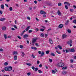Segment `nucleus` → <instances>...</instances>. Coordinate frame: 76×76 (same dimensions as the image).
I'll list each match as a JSON object with an SVG mask.
<instances>
[{
  "instance_id": "nucleus-1",
  "label": "nucleus",
  "mask_w": 76,
  "mask_h": 76,
  "mask_svg": "<svg viewBox=\"0 0 76 76\" xmlns=\"http://www.w3.org/2000/svg\"><path fill=\"white\" fill-rule=\"evenodd\" d=\"M4 70L5 71H10L12 70V67L10 66L8 67H5Z\"/></svg>"
},
{
  "instance_id": "nucleus-2",
  "label": "nucleus",
  "mask_w": 76,
  "mask_h": 76,
  "mask_svg": "<svg viewBox=\"0 0 76 76\" xmlns=\"http://www.w3.org/2000/svg\"><path fill=\"white\" fill-rule=\"evenodd\" d=\"M57 66L58 67H63L64 66V64L63 63H59L57 64Z\"/></svg>"
},
{
  "instance_id": "nucleus-3",
  "label": "nucleus",
  "mask_w": 76,
  "mask_h": 76,
  "mask_svg": "<svg viewBox=\"0 0 76 76\" xmlns=\"http://www.w3.org/2000/svg\"><path fill=\"white\" fill-rule=\"evenodd\" d=\"M36 41H37V39H33L32 41V43L33 44L32 45H34V44H34V43H35L36 42Z\"/></svg>"
},
{
  "instance_id": "nucleus-4",
  "label": "nucleus",
  "mask_w": 76,
  "mask_h": 76,
  "mask_svg": "<svg viewBox=\"0 0 76 76\" xmlns=\"http://www.w3.org/2000/svg\"><path fill=\"white\" fill-rule=\"evenodd\" d=\"M67 37V35L65 34H63L62 35V39H64V38H66Z\"/></svg>"
},
{
  "instance_id": "nucleus-5",
  "label": "nucleus",
  "mask_w": 76,
  "mask_h": 76,
  "mask_svg": "<svg viewBox=\"0 0 76 76\" xmlns=\"http://www.w3.org/2000/svg\"><path fill=\"white\" fill-rule=\"evenodd\" d=\"M68 44H72V40H71L68 41L67 42Z\"/></svg>"
},
{
  "instance_id": "nucleus-6",
  "label": "nucleus",
  "mask_w": 76,
  "mask_h": 76,
  "mask_svg": "<svg viewBox=\"0 0 76 76\" xmlns=\"http://www.w3.org/2000/svg\"><path fill=\"white\" fill-rule=\"evenodd\" d=\"M49 41L50 44H53V40L51 39H49Z\"/></svg>"
},
{
  "instance_id": "nucleus-7",
  "label": "nucleus",
  "mask_w": 76,
  "mask_h": 76,
  "mask_svg": "<svg viewBox=\"0 0 76 76\" xmlns=\"http://www.w3.org/2000/svg\"><path fill=\"white\" fill-rule=\"evenodd\" d=\"M69 51H70V52H75V50L74 48L69 49Z\"/></svg>"
},
{
  "instance_id": "nucleus-8",
  "label": "nucleus",
  "mask_w": 76,
  "mask_h": 76,
  "mask_svg": "<svg viewBox=\"0 0 76 76\" xmlns=\"http://www.w3.org/2000/svg\"><path fill=\"white\" fill-rule=\"evenodd\" d=\"M40 13H41V14H47V13L45 12H44V11H41L40 12Z\"/></svg>"
},
{
  "instance_id": "nucleus-9",
  "label": "nucleus",
  "mask_w": 76,
  "mask_h": 76,
  "mask_svg": "<svg viewBox=\"0 0 76 76\" xmlns=\"http://www.w3.org/2000/svg\"><path fill=\"white\" fill-rule=\"evenodd\" d=\"M69 51H70V49L67 48L65 49V51L66 53H69Z\"/></svg>"
},
{
  "instance_id": "nucleus-10",
  "label": "nucleus",
  "mask_w": 76,
  "mask_h": 76,
  "mask_svg": "<svg viewBox=\"0 0 76 76\" xmlns=\"http://www.w3.org/2000/svg\"><path fill=\"white\" fill-rule=\"evenodd\" d=\"M58 27H59V28L61 29V28H63V24H60L58 26Z\"/></svg>"
},
{
  "instance_id": "nucleus-11",
  "label": "nucleus",
  "mask_w": 76,
  "mask_h": 76,
  "mask_svg": "<svg viewBox=\"0 0 76 76\" xmlns=\"http://www.w3.org/2000/svg\"><path fill=\"white\" fill-rule=\"evenodd\" d=\"M13 55L16 56L18 54V52L16 51H14L13 52Z\"/></svg>"
},
{
  "instance_id": "nucleus-12",
  "label": "nucleus",
  "mask_w": 76,
  "mask_h": 76,
  "mask_svg": "<svg viewBox=\"0 0 76 76\" xmlns=\"http://www.w3.org/2000/svg\"><path fill=\"white\" fill-rule=\"evenodd\" d=\"M29 37L28 35L25 34L23 35V38H27V37Z\"/></svg>"
},
{
  "instance_id": "nucleus-13",
  "label": "nucleus",
  "mask_w": 76,
  "mask_h": 76,
  "mask_svg": "<svg viewBox=\"0 0 76 76\" xmlns=\"http://www.w3.org/2000/svg\"><path fill=\"white\" fill-rule=\"evenodd\" d=\"M57 47L58 48H59L60 50H62V49H63V48L61 47V46L60 45H58Z\"/></svg>"
},
{
  "instance_id": "nucleus-14",
  "label": "nucleus",
  "mask_w": 76,
  "mask_h": 76,
  "mask_svg": "<svg viewBox=\"0 0 76 76\" xmlns=\"http://www.w3.org/2000/svg\"><path fill=\"white\" fill-rule=\"evenodd\" d=\"M58 14L59 16H60L61 15V12H60V10H58Z\"/></svg>"
},
{
  "instance_id": "nucleus-15",
  "label": "nucleus",
  "mask_w": 76,
  "mask_h": 76,
  "mask_svg": "<svg viewBox=\"0 0 76 76\" xmlns=\"http://www.w3.org/2000/svg\"><path fill=\"white\" fill-rule=\"evenodd\" d=\"M31 49H34V50H37V48H36L35 47H31Z\"/></svg>"
},
{
  "instance_id": "nucleus-16",
  "label": "nucleus",
  "mask_w": 76,
  "mask_h": 76,
  "mask_svg": "<svg viewBox=\"0 0 76 76\" xmlns=\"http://www.w3.org/2000/svg\"><path fill=\"white\" fill-rule=\"evenodd\" d=\"M1 7L2 9H4V5L1 4Z\"/></svg>"
},
{
  "instance_id": "nucleus-17",
  "label": "nucleus",
  "mask_w": 76,
  "mask_h": 76,
  "mask_svg": "<svg viewBox=\"0 0 76 76\" xmlns=\"http://www.w3.org/2000/svg\"><path fill=\"white\" fill-rule=\"evenodd\" d=\"M40 36L42 38H44V34L43 33H41Z\"/></svg>"
},
{
  "instance_id": "nucleus-18",
  "label": "nucleus",
  "mask_w": 76,
  "mask_h": 76,
  "mask_svg": "<svg viewBox=\"0 0 76 76\" xmlns=\"http://www.w3.org/2000/svg\"><path fill=\"white\" fill-rule=\"evenodd\" d=\"M31 27L30 26H28L27 27V28L26 29V31H28V29H29V28H30Z\"/></svg>"
},
{
  "instance_id": "nucleus-19",
  "label": "nucleus",
  "mask_w": 76,
  "mask_h": 76,
  "mask_svg": "<svg viewBox=\"0 0 76 76\" xmlns=\"http://www.w3.org/2000/svg\"><path fill=\"white\" fill-rule=\"evenodd\" d=\"M17 58H18L17 56H15L14 57V60H17Z\"/></svg>"
},
{
  "instance_id": "nucleus-20",
  "label": "nucleus",
  "mask_w": 76,
  "mask_h": 76,
  "mask_svg": "<svg viewBox=\"0 0 76 76\" xmlns=\"http://www.w3.org/2000/svg\"><path fill=\"white\" fill-rule=\"evenodd\" d=\"M5 20V18H1L0 19V21H3V20Z\"/></svg>"
},
{
  "instance_id": "nucleus-21",
  "label": "nucleus",
  "mask_w": 76,
  "mask_h": 76,
  "mask_svg": "<svg viewBox=\"0 0 76 76\" xmlns=\"http://www.w3.org/2000/svg\"><path fill=\"white\" fill-rule=\"evenodd\" d=\"M69 22V20H68L67 21H66V22L65 25H68Z\"/></svg>"
},
{
  "instance_id": "nucleus-22",
  "label": "nucleus",
  "mask_w": 76,
  "mask_h": 76,
  "mask_svg": "<svg viewBox=\"0 0 76 76\" xmlns=\"http://www.w3.org/2000/svg\"><path fill=\"white\" fill-rule=\"evenodd\" d=\"M67 32L68 33L70 34L71 33V30H70L69 29H68L67 30Z\"/></svg>"
},
{
  "instance_id": "nucleus-23",
  "label": "nucleus",
  "mask_w": 76,
  "mask_h": 76,
  "mask_svg": "<svg viewBox=\"0 0 76 76\" xmlns=\"http://www.w3.org/2000/svg\"><path fill=\"white\" fill-rule=\"evenodd\" d=\"M6 28L5 26L3 27H2V30H3V31H5Z\"/></svg>"
},
{
  "instance_id": "nucleus-24",
  "label": "nucleus",
  "mask_w": 76,
  "mask_h": 76,
  "mask_svg": "<svg viewBox=\"0 0 76 76\" xmlns=\"http://www.w3.org/2000/svg\"><path fill=\"white\" fill-rule=\"evenodd\" d=\"M41 56H44V52L43 51L42 52V53H41Z\"/></svg>"
},
{
  "instance_id": "nucleus-25",
  "label": "nucleus",
  "mask_w": 76,
  "mask_h": 76,
  "mask_svg": "<svg viewBox=\"0 0 76 76\" xmlns=\"http://www.w3.org/2000/svg\"><path fill=\"white\" fill-rule=\"evenodd\" d=\"M58 6H61V3H59L58 4Z\"/></svg>"
},
{
  "instance_id": "nucleus-26",
  "label": "nucleus",
  "mask_w": 76,
  "mask_h": 76,
  "mask_svg": "<svg viewBox=\"0 0 76 76\" xmlns=\"http://www.w3.org/2000/svg\"><path fill=\"white\" fill-rule=\"evenodd\" d=\"M46 53L47 54H49L50 53V50H48L46 51Z\"/></svg>"
},
{
  "instance_id": "nucleus-27",
  "label": "nucleus",
  "mask_w": 76,
  "mask_h": 76,
  "mask_svg": "<svg viewBox=\"0 0 76 76\" xmlns=\"http://www.w3.org/2000/svg\"><path fill=\"white\" fill-rule=\"evenodd\" d=\"M67 69V66H65V67H63L62 68V69H63V70H65V69Z\"/></svg>"
},
{
  "instance_id": "nucleus-28",
  "label": "nucleus",
  "mask_w": 76,
  "mask_h": 76,
  "mask_svg": "<svg viewBox=\"0 0 76 76\" xmlns=\"http://www.w3.org/2000/svg\"><path fill=\"white\" fill-rule=\"evenodd\" d=\"M34 69V71H35V72H37V70H38V68L37 67H36Z\"/></svg>"
},
{
  "instance_id": "nucleus-29",
  "label": "nucleus",
  "mask_w": 76,
  "mask_h": 76,
  "mask_svg": "<svg viewBox=\"0 0 76 76\" xmlns=\"http://www.w3.org/2000/svg\"><path fill=\"white\" fill-rule=\"evenodd\" d=\"M4 38H5V39H7V35H6L5 34H4Z\"/></svg>"
},
{
  "instance_id": "nucleus-30",
  "label": "nucleus",
  "mask_w": 76,
  "mask_h": 76,
  "mask_svg": "<svg viewBox=\"0 0 76 76\" xmlns=\"http://www.w3.org/2000/svg\"><path fill=\"white\" fill-rule=\"evenodd\" d=\"M4 65H5V66H7V65H8V63H7V62H5L4 63Z\"/></svg>"
},
{
  "instance_id": "nucleus-31",
  "label": "nucleus",
  "mask_w": 76,
  "mask_h": 76,
  "mask_svg": "<svg viewBox=\"0 0 76 76\" xmlns=\"http://www.w3.org/2000/svg\"><path fill=\"white\" fill-rule=\"evenodd\" d=\"M20 48H23V46L22 45H20Z\"/></svg>"
},
{
  "instance_id": "nucleus-32",
  "label": "nucleus",
  "mask_w": 76,
  "mask_h": 76,
  "mask_svg": "<svg viewBox=\"0 0 76 76\" xmlns=\"http://www.w3.org/2000/svg\"><path fill=\"white\" fill-rule=\"evenodd\" d=\"M51 55L52 56H55V54L53 53H51Z\"/></svg>"
},
{
  "instance_id": "nucleus-33",
  "label": "nucleus",
  "mask_w": 76,
  "mask_h": 76,
  "mask_svg": "<svg viewBox=\"0 0 76 76\" xmlns=\"http://www.w3.org/2000/svg\"><path fill=\"white\" fill-rule=\"evenodd\" d=\"M26 64H27V65H28V66H31L32 65L29 63H26Z\"/></svg>"
},
{
  "instance_id": "nucleus-34",
  "label": "nucleus",
  "mask_w": 76,
  "mask_h": 76,
  "mask_svg": "<svg viewBox=\"0 0 76 76\" xmlns=\"http://www.w3.org/2000/svg\"><path fill=\"white\" fill-rule=\"evenodd\" d=\"M52 72L53 73H54V74L56 73V71H55L54 70L52 71Z\"/></svg>"
},
{
  "instance_id": "nucleus-35",
  "label": "nucleus",
  "mask_w": 76,
  "mask_h": 76,
  "mask_svg": "<svg viewBox=\"0 0 76 76\" xmlns=\"http://www.w3.org/2000/svg\"><path fill=\"white\" fill-rule=\"evenodd\" d=\"M40 31H42V32H44V29L41 28L40 29Z\"/></svg>"
},
{
  "instance_id": "nucleus-36",
  "label": "nucleus",
  "mask_w": 76,
  "mask_h": 76,
  "mask_svg": "<svg viewBox=\"0 0 76 76\" xmlns=\"http://www.w3.org/2000/svg\"><path fill=\"white\" fill-rule=\"evenodd\" d=\"M73 23H75V24H76V20H74L73 21Z\"/></svg>"
},
{
  "instance_id": "nucleus-37",
  "label": "nucleus",
  "mask_w": 76,
  "mask_h": 76,
  "mask_svg": "<svg viewBox=\"0 0 76 76\" xmlns=\"http://www.w3.org/2000/svg\"><path fill=\"white\" fill-rule=\"evenodd\" d=\"M22 57H23V56H25V53H24V52H22Z\"/></svg>"
},
{
  "instance_id": "nucleus-38",
  "label": "nucleus",
  "mask_w": 76,
  "mask_h": 76,
  "mask_svg": "<svg viewBox=\"0 0 76 76\" xmlns=\"http://www.w3.org/2000/svg\"><path fill=\"white\" fill-rule=\"evenodd\" d=\"M63 73L64 75H65V74H66V73H67V72L66 71H64L63 72Z\"/></svg>"
},
{
  "instance_id": "nucleus-39",
  "label": "nucleus",
  "mask_w": 76,
  "mask_h": 76,
  "mask_svg": "<svg viewBox=\"0 0 76 76\" xmlns=\"http://www.w3.org/2000/svg\"><path fill=\"white\" fill-rule=\"evenodd\" d=\"M56 51L57 53L58 54H61L60 52H58V50H56Z\"/></svg>"
},
{
  "instance_id": "nucleus-40",
  "label": "nucleus",
  "mask_w": 76,
  "mask_h": 76,
  "mask_svg": "<svg viewBox=\"0 0 76 76\" xmlns=\"http://www.w3.org/2000/svg\"><path fill=\"white\" fill-rule=\"evenodd\" d=\"M38 72L39 73H42V71L41 70H38Z\"/></svg>"
},
{
  "instance_id": "nucleus-41",
  "label": "nucleus",
  "mask_w": 76,
  "mask_h": 76,
  "mask_svg": "<svg viewBox=\"0 0 76 76\" xmlns=\"http://www.w3.org/2000/svg\"><path fill=\"white\" fill-rule=\"evenodd\" d=\"M65 9H66V10L68 9V7H67V5H65Z\"/></svg>"
},
{
  "instance_id": "nucleus-42",
  "label": "nucleus",
  "mask_w": 76,
  "mask_h": 76,
  "mask_svg": "<svg viewBox=\"0 0 76 76\" xmlns=\"http://www.w3.org/2000/svg\"><path fill=\"white\" fill-rule=\"evenodd\" d=\"M10 11H12V10H13V8H12V7H10Z\"/></svg>"
},
{
  "instance_id": "nucleus-43",
  "label": "nucleus",
  "mask_w": 76,
  "mask_h": 76,
  "mask_svg": "<svg viewBox=\"0 0 76 76\" xmlns=\"http://www.w3.org/2000/svg\"><path fill=\"white\" fill-rule=\"evenodd\" d=\"M32 32V30H30L28 31L29 33H31Z\"/></svg>"
},
{
  "instance_id": "nucleus-44",
  "label": "nucleus",
  "mask_w": 76,
  "mask_h": 76,
  "mask_svg": "<svg viewBox=\"0 0 76 76\" xmlns=\"http://www.w3.org/2000/svg\"><path fill=\"white\" fill-rule=\"evenodd\" d=\"M31 57H32L33 58H35V56H34V54H32V56H31Z\"/></svg>"
},
{
  "instance_id": "nucleus-45",
  "label": "nucleus",
  "mask_w": 76,
  "mask_h": 76,
  "mask_svg": "<svg viewBox=\"0 0 76 76\" xmlns=\"http://www.w3.org/2000/svg\"><path fill=\"white\" fill-rule=\"evenodd\" d=\"M31 72H29L27 73V75L28 76H30V75H31Z\"/></svg>"
},
{
  "instance_id": "nucleus-46",
  "label": "nucleus",
  "mask_w": 76,
  "mask_h": 76,
  "mask_svg": "<svg viewBox=\"0 0 76 76\" xmlns=\"http://www.w3.org/2000/svg\"><path fill=\"white\" fill-rule=\"evenodd\" d=\"M68 2H65L64 3V4H67V3H68Z\"/></svg>"
},
{
  "instance_id": "nucleus-47",
  "label": "nucleus",
  "mask_w": 76,
  "mask_h": 76,
  "mask_svg": "<svg viewBox=\"0 0 76 76\" xmlns=\"http://www.w3.org/2000/svg\"><path fill=\"white\" fill-rule=\"evenodd\" d=\"M35 31H39V29L37 28H35Z\"/></svg>"
},
{
  "instance_id": "nucleus-48",
  "label": "nucleus",
  "mask_w": 76,
  "mask_h": 76,
  "mask_svg": "<svg viewBox=\"0 0 76 76\" xmlns=\"http://www.w3.org/2000/svg\"><path fill=\"white\" fill-rule=\"evenodd\" d=\"M48 36V35L47 34H45V38H46L47 37V36Z\"/></svg>"
},
{
  "instance_id": "nucleus-49",
  "label": "nucleus",
  "mask_w": 76,
  "mask_h": 76,
  "mask_svg": "<svg viewBox=\"0 0 76 76\" xmlns=\"http://www.w3.org/2000/svg\"><path fill=\"white\" fill-rule=\"evenodd\" d=\"M49 61L50 62H52V59H50V58H49Z\"/></svg>"
},
{
  "instance_id": "nucleus-50",
  "label": "nucleus",
  "mask_w": 76,
  "mask_h": 76,
  "mask_svg": "<svg viewBox=\"0 0 76 76\" xmlns=\"http://www.w3.org/2000/svg\"><path fill=\"white\" fill-rule=\"evenodd\" d=\"M14 28H15V29H18V28H17V27L16 26L14 25Z\"/></svg>"
},
{
  "instance_id": "nucleus-51",
  "label": "nucleus",
  "mask_w": 76,
  "mask_h": 76,
  "mask_svg": "<svg viewBox=\"0 0 76 76\" xmlns=\"http://www.w3.org/2000/svg\"><path fill=\"white\" fill-rule=\"evenodd\" d=\"M31 69H32L33 70H35V67H34V66H32L31 67Z\"/></svg>"
},
{
  "instance_id": "nucleus-52",
  "label": "nucleus",
  "mask_w": 76,
  "mask_h": 76,
  "mask_svg": "<svg viewBox=\"0 0 76 76\" xmlns=\"http://www.w3.org/2000/svg\"><path fill=\"white\" fill-rule=\"evenodd\" d=\"M5 5L6 6V7H9V6H8V5H7V4H5Z\"/></svg>"
},
{
  "instance_id": "nucleus-53",
  "label": "nucleus",
  "mask_w": 76,
  "mask_h": 76,
  "mask_svg": "<svg viewBox=\"0 0 76 76\" xmlns=\"http://www.w3.org/2000/svg\"><path fill=\"white\" fill-rule=\"evenodd\" d=\"M70 12H73V9H70Z\"/></svg>"
},
{
  "instance_id": "nucleus-54",
  "label": "nucleus",
  "mask_w": 76,
  "mask_h": 76,
  "mask_svg": "<svg viewBox=\"0 0 76 76\" xmlns=\"http://www.w3.org/2000/svg\"><path fill=\"white\" fill-rule=\"evenodd\" d=\"M18 38H19V39H21V37H20V36H18Z\"/></svg>"
},
{
  "instance_id": "nucleus-55",
  "label": "nucleus",
  "mask_w": 76,
  "mask_h": 76,
  "mask_svg": "<svg viewBox=\"0 0 76 76\" xmlns=\"http://www.w3.org/2000/svg\"><path fill=\"white\" fill-rule=\"evenodd\" d=\"M70 61L71 63H73V60L72 59H71Z\"/></svg>"
},
{
  "instance_id": "nucleus-56",
  "label": "nucleus",
  "mask_w": 76,
  "mask_h": 76,
  "mask_svg": "<svg viewBox=\"0 0 76 76\" xmlns=\"http://www.w3.org/2000/svg\"><path fill=\"white\" fill-rule=\"evenodd\" d=\"M11 30H12V31H15V29L12 28H11Z\"/></svg>"
},
{
  "instance_id": "nucleus-57",
  "label": "nucleus",
  "mask_w": 76,
  "mask_h": 76,
  "mask_svg": "<svg viewBox=\"0 0 76 76\" xmlns=\"http://www.w3.org/2000/svg\"><path fill=\"white\" fill-rule=\"evenodd\" d=\"M38 53L39 54H41V52L40 51L38 52Z\"/></svg>"
},
{
  "instance_id": "nucleus-58",
  "label": "nucleus",
  "mask_w": 76,
  "mask_h": 76,
  "mask_svg": "<svg viewBox=\"0 0 76 76\" xmlns=\"http://www.w3.org/2000/svg\"><path fill=\"white\" fill-rule=\"evenodd\" d=\"M0 51H3V50L2 48L0 49Z\"/></svg>"
},
{
  "instance_id": "nucleus-59",
  "label": "nucleus",
  "mask_w": 76,
  "mask_h": 76,
  "mask_svg": "<svg viewBox=\"0 0 76 76\" xmlns=\"http://www.w3.org/2000/svg\"><path fill=\"white\" fill-rule=\"evenodd\" d=\"M22 29H24L25 28V26H23L22 27Z\"/></svg>"
},
{
  "instance_id": "nucleus-60",
  "label": "nucleus",
  "mask_w": 76,
  "mask_h": 76,
  "mask_svg": "<svg viewBox=\"0 0 76 76\" xmlns=\"http://www.w3.org/2000/svg\"><path fill=\"white\" fill-rule=\"evenodd\" d=\"M42 64H41L39 65V67H42Z\"/></svg>"
},
{
  "instance_id": "nucleus-61",
  "label": "nucleus",
  "mask_w": 76,
  "mask_h": 76,
  "mask_svg": "<svg viewBox=\"0 0 76 76\" xmlns=\"http://www.w3.org/2000/svg\"><path fill=\"white\" fill-rule=\"evenodd\" d=\"M48 6H51V4L50 3H49L48 4Z\"/></svg>"
},
{
  "instance_id": "nucleus-62",
  "label": "nucleus",
  "mask_w": 76,
  "mask_h": 76,
  "mask_svg": "<svg viewBox=\"0 0 76 76\" xmlns=\"http://www.w3.org/2000/svg\"><path fill=\"white\" fill-rule=\"evenodd\" d=\"M34 3H35V4H37V1H34Z\"/></svg>"
},
{
  "instance_id": "nucleus-63",
  "label": "nucleus",
  "mask_w": 76,
  "mask_h": 76,
  "mask_svg": "<svg viewBox=\"0 0 76 76\" xmlns=\"http://www.w3.org/2000/svg\"><path fill=\"white\" fill-rule=\"evenodd\" d=\"M35 45H36V46H37V47H38V46H39V45H38V44L36 43L35 44Z\"/></svg>"
},
{
  "instance_id": "nucleus-64",
  "label": "nucleus",
  "mask_w": 76,
  "mask_h": 76,
  "mask_svg": "<svg viewBox=\"0 0 76 76\" xmlns=\"http://www.w3.org/2000/svg\"><path fill=\"white\" fill-rule=\"evenodd\" d=\"M37 64H39V61H37Z\"/></svg>"
}]
</instances>
